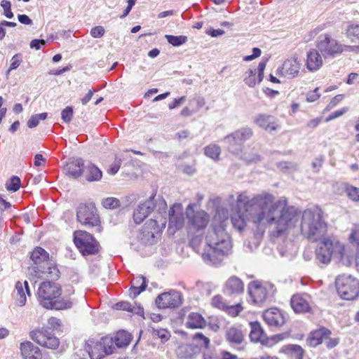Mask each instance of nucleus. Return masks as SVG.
I'll use <instances>...</instances> for the list:
<instances>
[{
  "label": "nucleus",
  "instance_id": "f257e3e1",
  "mask_svg": "<svg viewBox=\"0 0 359 359\" xmlns=\"http://www.w3.org/2000/svg\"><path fill=\"white\" fill-rule=\"evenodd\" d=\"M274 196L262 193L250 198L243 193L238 196L236 202L243 205L245 215L252 222L259 225L266 222L271 229V235L279 237L295 226L299 219L300 212L294 206H287L285 200L273 203Z\"/></svg>",
  "mask_w": 359,
  "mask_h": 359
},
{
  "label": "nucleus",
  "instance_id": "f03ea898",
  "mask_svg": "<svg viewBox=\"0 0 359 359\" xmlns=\"http://www.w3.org/2000/svg\"><path fill=\"white\" fill-rule=\"evenodd\" d=\"M205 243L207 247L202 253V259L208 265H220L224 258L231 253V239L222 222L212 225L206 235Z\"/></svg>",
  "mask_w": 359,
  "mask_h": 359
},
{
  "label": "nucleus",
  "instance_id": "7ed1b4c3",
  "mask_svg": "<svg viewBox=\"0 0 359 359\" xmlns=\"http://www.w3.org/2000/svg\"><path fill=\"white\" fill-rule=\"evenodd\" d=\"M146 222L140 231L133 233L130 237V248L140 251L144 246L152 245L158 242L163 229L165 226L166 219L162 215L155 216Z\"/></svg>",
  "mask_w": 359,
  "mask_h": 359
},
{
  "label": "nucleus",
  "instance_id": "20e7f679",
  "mask_svg": "<svg viewBox=\"0 0 359 359\" xmlns=\"http://www.w3.org/2000/svg\"><path fill=\"white\" fill-rule=\"evenodd\" d=\"M61 286L55 282L44 281L38 288L37 296L39 304L50 310L69 309L73 306L72 299L68 297H61Z\"/></svg>",
  "mask_w": 359,
  "mask_h": 359
},
{
  "label": "nucleus",
  "instance_id": "39448f33",
  "mask_svg": "<svg viewBox=\"0 0 359 359\" xmlns=\"http://www.w3.org/2000/svg\"><path fill=\"white\" fill-rule=\"evenodd\" d=\"M300 217L301 233L308 240L315 242L325 234L327 224L323 219V211L320 208L315 207L306 209L302 213L300 212Z\"/></svg>",
  "mask_w": 359,
  "mask_h": 359
},
{
  "label": "nucleus",
  "instance_id": "423d86ee",
  "mask_svg": "<svg viewBox=\"0 0 359 359\" xmlns=\"http://www.w3.org/2000/svg\"><path fill=\"white\" fill-rule=\"evenodd\" d=\"M194 204L190 203L187 208L186 215L188 223V233L191 237L189 243L193 248H197L203 241L204 230L207 227L210 217L204 210H194Z\"/></svg>",
  "mask_w": 359,
  "mask_h": 359
},
{
  "label": "nucleus",
  "instance_id": "0eeeda50",
  "mask_svg": "<svg viewBox=\"0 0 359 359\" xmlns=\"http://www.w3.org/2000/svg\"><path fill=\"white\" fill-rule=\"evenodd\" d=\"M30 259L36 265L34 271L40 276L46 275L47 278L57 280L60 277V271L53 260L49 259V254L42 248L36 247L31 253Z\"/></svg>",
  "mask_w": 359,
  "mask_h": 359
},
{
  "label": "nucleus",
  "instance_id": "6e6552de",
  "mask_svg": "<svg viewBox=\"0 0 359 359\" xmlns=\"http://www.w3.org/2000/svg\"><path fill=\"white\" fill-rule=\"evenodd\" d=\"M344 246L339 242H334L329 238H323L317 245L316 249V261L318 264L327 265L331 259L337 261L342 259L344 254Z\"/></svg>",
  "mask_w": 359,
  "mask_h": 359
},
{
  "label": "nucleus",
  "instance_id": "1a4fd4ad",
  "mask_svg": "<svg viewBox=\"0 0 359 359\" xmlns=\"http://www.w3.org/2000/svg\"><path fill=\"white\" fill-rule=\"evenodd\" d=\"M48 324L49 327L32 330L29 336L39 345L48 348L55 349L58 347L60 341L55 336L54 330L60 327L61 321L57 318L51 317L48 320Z\"/></svg>",
  "mask_w": 359,
  "mask_h": 359
},
{
  "label": "nucleus",
  "instance_id": "9d476101",
  "mask_svg": "<svg viewBox=\"0 0 359 359\" xmlns=\"http://www.w3.org/2000/svg\"><path fill=\"white\" fill-rule=\"evenodd\" d=\"M112 345V337H102L99 340L90 338L86 341L85 349L91 359H101L114 353Z\"/></svg>",
  "mask_w": 359,
  "mask_h": 359
},
{
  "label": "nucleus",
  "instance_id": "9b49d317",
  "mask_svg": "<svg viewBox=\"0 0 359 359\" xmlns=\"http://www.w3.org/2000/svg\"><path fill=\"white\" fill-rule=\"evenodd\" d=\"M253 135V131L250 128L243 127L226 135L223 142L226 145V150L231 154H241L244 149V143L249 140Z\"/></svg>",
  "mask_w": 359,
  "mask_h": 359
},
{
  "label": "nucleus",
  "instance_id": "f8f14e48",
  "mask_svg": "<svg viewBox=\"0 0 359 359\" xmlns=\"http://www.w3.org/2000/svg\"><path fill=\"white\" fill-rule=\"evenodd\" d=\"M339 295L345 300H353L359 296V280L351 276L342 275L335 280Z\"/></svg>",
  "mask_w": 359,
  "mask_h": 359
},
{
  "label": "nucleus",
  "instance_id": "ddd939ff",
  "mask_svg": "<svg viewBox=\"0 0 359 359\" xmlns=\"http://www.w3.org/2000/svg\"><path fill=\"white\" fill-rule=\"evenodd\" d=\"M248 292L253 304H260L273 295L276 288L271 283L255 280L248 284Z\"/></svg>",
  "mask_w": 359,
  "mask_h": 359
},
{
  "label": "nucleus",
  "instance_id": "4468645a",
  "mask_svg": "<svg viewBox=\"0 0 359 359\" xmlns=\"http://www.w3.org/2000/svg\"><path fill=\"white\" fill-rule=\"evenodd\" d=\"M74 242L83 256L95 255L99 252V243L87 231H76L74 234Z\"/></svg>",
  "mask_w": 359,
  "mask_h": 359
},
{
  "label": "nucleus",
  "instance_id": "2eb2a0df",
  "mask_svg": "<svg viewBox=\"0 0 359 359\" xmlns=\"http://www.w3.org/2000/svg\"><path fill=\"white\" fill-rule=\"evenodd\" d=\"M317 47L322 55L326 56H334L337 54L341 53L344 48L348 50H353L354 46H344L339 43L336 39L332 38L330 35L325 34L320 36L318 42Z\"/></svg>",
  "mask_w": 359,
  "mask_h": 359
},
{
  "label": "nucleus",
  "instance_id": "dca6fc26",
  "mask_svg": "<svg viewBox=\"0 0 359 359\" xmlns=\"http://www.w3.org/2000/svg\"><path fill=\"white\" fill-rule=\"evenodd\" d=\"M76 219L81 224L89 227L98 226L100 223L93 203L80 204L76 210Z\"/></svg>",
  "mask_w": 359,
  "mask_h": 359
},
{
  "label": "nucleus",
  "instance_id": "f3484780",
  "mask_svg": "<svg viewBox=\"0 0 359 359\" xmlns=\"http://www.w3.org/2000/svg\"><path fill=\"white\" fill-rule=\"evenodd\" d=\"M182 295L180 292L171 290L158 295L155 303L159 309H175L182 305Z\"/></svg>",
  "mask_w": 359,
  "mask_h": 359
},
{
  "label": "nucleus",
  "instance_id": "a211bd4d",
  "mask_svg": "<svg viewBox=\"0 0 359 359\" xmlns=\"http://www.w3.org/2000/svg\"><path fill=\"white\" fill-rule=\"evenodd\" d=\"M263 318L269 327L274 328H280L286 321L285 313L277 308L266 310L263 313Z\"/></svg>",
  "mask_w": 359,
  "mask_h": 359
},
{
  "label": "nucleus",
  "instance_id": "6ab92c4d",
  "mask_svg": "<svg viewBox=\"0 0 359 359\" xmlns=\"http://www.w3.org/2000/svg\"><path fill=\"white\" fill-rule=\"evenodd\" d=\"M154 196H150L144 203H140L134 210L133 219L136 224L142 223L154 210Z\"/></svg>",
  "mask_w": 359,
  "mask_h": 359
},
{
  "label": "nucleus",
  "instance_id": "aec40b11",
  "mask_svg": "<svg viewBox=\"0 0 359 359\" xmlns=\"http://www.w3.org/2000/svg\"><path fill=\"white\" fill-rule=\"evenodd\" d=\"M290 305L297 313H309L311 311L310 296L305 293L294 294L290 299Z\"/></svg>",
  "mask_w": 359,
  "mask_h": 359
},
{
  "label": "nucleus",
  "instance_id": "412c9836",
  "mask_svg": "<svg viewBox=\"0 0 359 359\" xmlns=\"http://www.w3.org/2000/svg\"><path fill=\"white\" fill-rule=\"evenodd\" d=\"M250 326L251 330L249 337L252 341L260 342L262 345L267 346H273V343H269V337H267L259 322H251Z\"/></svg>",
  "mask_w": 359,
  "mask_h": 359
},
{
  "label": "nucleus",
  "instance_id": "4be33fe9",
  "mask_svg": "<svg viewBox=\"0 0 359 359\" xmlns=\"http://www.w3.org/2000/svg\"><path fill=\"white\" fill-rule=\"evenodd\" d=\"M301 63L297 57H291L286 60L280 69V74L288 79H293L298 76Z\"/></svg>",
  "mask_w": 359,
  "mask_h": 359
},
{
  "label": "nucleus",
  "instance_id": "5701e85b",
  "mask_svg": "<svg viewBox=\"0 0 359 359\" xmlns=\"http://www.w3.org/2000/svg\"><path fill=\"white\" fill-rule=\"evenodd\" d=\"M168 217L169 227H174L177 230L180 229L184 222L182 205L180 203L174 204L169 210Z\"/></svg>",
  "mask_w": 359,
  "mask_h": 359
},
{
  "label": "nucleus",
  "instance_id": "b1692460",
  "mask_svg": "<svg viewBox=\"0 0 359 359\" xmlns=\"http://www.w3.org/2000/svg\"><path fill=\"white\" fill-rule=\"evenodd\" d=\"M244 291V283L237 276H231L225 283L224 293L229 296L238 295Z\"/></svg>",
  "mask_w": 359,
  "mask_h": 359
},
{
  "label": "nucleus",
  "instance_id": "393cba45",
  "mask_svg": "<svg viewBox=\"0 0 359 359\" xmlns=\"http://www.w3.org/2000/svg\"><path fill=\"white\" fill-rule=\"evenodd\" d=\"M330 335L331 331L325 327H322L309 334L306 343L309 346L315 348L324 342Z\"/></svg>",
  "mask_w": 359,
  "mask_h": 359
},
{
  "label": "nucleus",
  "instance_id": "a878e982",
  "mask_svg": "<svg viewBox=\"0 0 359 359\" xmlns=\"http://www.w3.org/2000/svg\"><path fill=\"white\" fill-rule=\"evenodd\" d=\"M236 203L238 211L231 216V219L233 228L239 232H242L246 226L247 222H252V219L245 215L243 205H239L238 203Z\"/></svg>",
  "mask_w": 359,
  "mask_h": 359
},
{
  "label": "nucleus",
  "instance_id": "bb28decb",
  "mask_svg": "<svg viewBox=\"0 0 359 359\" xmlns=\"http://www.w3.org/2000/svg\"><path fill=\"white\" fill-rule=\"evenodd\" d=\"M83 159L77 158L66 163L63 169L66 175L77 179L83 175Z\"/></svg>",
  "mask_w": 359,
  "mask_h": 359
},
{
  "label": "nucleus",
  "instance_id": "cd10ccee",
  "mask_svg": "<svg viewBox=\"0 0 359 359\" xmlns=\"http://www.w3.org/2000/svg\"><path fill=\"white\" fill-rule=\"evenodd\" d=\"M20 351L24 359L42 358V354L39 348L29 341L20 344Z\"/></svg>",
  "mask_w": 359,
  "mask_h": 359
},
{
  "label": "nucleus",
  "instance_id": "c85d7f7f",
  "mask_svg": "<svg viewBox=\"0 0 359 359\" xmlns=\"http://www.w3.org/2000/svg\"><path fill=\"white\" fill-rule=\"evenodd\" d=\"M200 352L199 346L194 344H182L176 350L177 357L182 359H194Z\"/></svg>",
  "mask_w": 359,
  "mask_h": 359
},
{
  "label": "nucleus",
  "instance_id": "c756f323",
  "mask_svg": "<svg viewBox=\"0 0 359 359\" xmlns=\"http://www.w3.org/2000/svg\"><path fill=\"white\" fill-rule=\"evenodd\" d=\"M255 122L259 127L263 128L269 132L276 130L278 128L276 118L266 114H259L256 117Z\"/></svg>",
  "mask_w": 359,
  "mask_h": 359
},
{
  "label": "nucleus",
  "instance_id": "7c9ffc66",
  "mask_svg": "<svg viewBox=\"0 0 359 359\" xmlns=\"http://www.w3.org/2000/svg\"><path fill=\"white\" fill-rule=\"evenodd\" d=\"M323 65L322 56L318 50L311 49L307 53L306 67L310 71H316Z\"/></svg>",
  "mask_w": 359,
  "mask_h": 359
},
{
  "label": "nucleus",
  "instance_id": "2f4dec72",
  "mask_svg": "<svg viewBox=\"0 0 359 359\" xmlns=\"http://www.w3.org/2000/svg\"><path fill=\"white\" fill-rule=\"evenodd\" d=\"M83 174L85 179L89 182H99L102 177V172L93 163H88L83 168Z\"/></svg>",
  "mask_w": 359,
  "mask_h": 359
},
{
  "label": "nucleus",
  "instance_id": "473e14b6",
  "mask_svg": "<svg viewBox=\"0 0 359 359\" xmlns=\"http://www.w3.org/2000/svg\"><path fill=\"white\" fill-rule=\"evenodd\" d=\"M132 339V335L125 331V330H119L116 332L115 336L112 337L113 345L114 348V352L116 348H124L128 346Z\"/></svg>",
  "mask_w": 359,
  "mask_h": 359
},
{
  "label": "nucleus",
  "instance_id": "72a5a7b5",
  "mask_svg": "<svg viewBox=\"0 0 359 359\" xmlns=\"http://www.w3.org/2000/svg\"><path fill=\"white\" fill-rule=\"evenodd\" d=\"M185 326L190 329H202L206 326V320L201 314L191 312L187 318Z\"/></svg>",
  "mask_w": 359,
  "mask_h": 359
},
{
  "label": "nucleus",
  "instance_id": "f704fd0d",
  "mask_svg": "<svg viewBox=\"0 0 359 359\" xmlns=\"http://www.w3.org/2000/svg\"><path fill=\"white\" fill-rule=\"evenodd\" d=\"M147 287V281L144 276H137L132 280V285L130 288V297L136 298Z\"/></svg>",
  "mask_w": 359,
  "mask_h": 359
},
{
  "label": "nucleus",
  "instance_id": "c9c22d12",
  "mask_svg": "<svg viewBox=\"0 0 359 359\" xmlns=\"http://www.w3.org/2000/svg\"><path fill=\"white\" fill-rule=\"evenodd\" d=\"M15 290L17 291V297H16V303L18 306H22L25 305L27 302V298L25 295V292L28 296H30V290L29 287V284L27 280L24 282L22 284L21 282L18 281L15 284Z\"/></svg>",
  "mask_w": 359,
  "mask_h": 359
},
{
  "label": "nucleus",
  "instance_id": "e433bc0d",
  "mask_svg": "<svg viewBox=\"0 0 359 359\" xmlns=\"http://www.w3.org/2000/svg\"><path fill=\"white\" fill-rule=\"evenodd\" d=\"M234 156L248 164L257 163L262 160L261 156L255 152L254 149H247L244 147L241 154Z\"/></svg>",
  "mask_w": 359,
  "mask_h": 359
},
{
  "label": "nucleus",
  "instance_id": "4c0bfd02",
  "mask_svg": "<svg viewBox=\"0 0 359 359\" xmlns=\"http://www.w3.org/2000/svg\"><path fill=\"white\" fill-rule=\"evenodd\" d=\"M226 338L231 344H241L243 341L244 336L241 329L231 327L226 332Z\"/></svg>",
  "mask_w": 359,
  "mask_h": 359
},
{
  "label": "nucleus",
  "instance_id": "58836bf2",
  "mask_svg": "<svg viewBox=\"0 0 359 359\" xmlns=\"http://www.w3.org/2000/svg\"><path fill=\"white\" fill-rule=\"evenodd\" d=\"M281 351L285 354L294 356L296 359H303L304 351L301 346L297 344H287L281 348Z\"/></svg>",
  "mask_w": 359,
  "mask_h": 359
},
{
  "label": "nucleus",
  "instance_id": "ea45409f",
  "mask_svg": "<svg viewBox=\"0 0 359 359\" xmlns=\"http://www.w3.org/2000/svg\"><path fill=\"white\" fill-rule=\"evenodd\" d=\"M204 154L206 156L217 161L219 160L221 148L217 144H211L204 148Z\"/></svg>",
  "mask_w": 359,
  "mask_h": 359
},
{
  "label": "nucleus",
  "instance_id": "a19ab883",
  "mask_svg": "<svg viewBox=\"0 0 359 359\" xmlns=\"http://www.w3.org/2000/svg\"><path fill=\"white\" fill-rule=\"evenodd\" d=\"M115 309L118 310L130 311L138 315H142L144 313L143 308L138 306L137 308L133 307L131 304L128 302H120L115 304Z\"/></svg>",
  "mask_w": 359,
  "mask_h": 359
},
{
  "label": "nucleus",
  "instance_id": "79ce46f5",
  "mask_svg": "<svg viewBox=\"0 0 359 359\" xmlns=\"http://www.w3.org/2000/svg\"><path fill=\"white\" fill-rule=\"evenodd\" d=\"M165 37L170 44L176 47L182 46V44L185 43L188 40L187 36L184 35L174 36L166 34Z\"/></svg>",
  "mask_w": 359,
  "mask_h": 359
},
{
  "label": "nucleus",
  "instance_id": "37998d69",
  "mask_svg": "<svg viewBox=\"0 0 359 359\" xmlns=\"http://www.w3.org/2000/svg\"><path fill=\"white\" fill-rule=\"evenodd\" d=\"M346 34L352 42L359 41V25H348Z\"/></svg>",
  "mask_w": 359,
  "mask_h": 359
},
{
  "label": "nucleus",
  "instance_id": "c03bdc74",
  "mask_svg": "<svg viewBox=\"0 0 359 359\" xmlns=\"http://www.w3.org/2000/svg\"><path fill=\"white\" fill-rule=\"evenodd\" d=\"M48 114L46 112L32 115L27 121V124L28 128H34L36 127L39 125L40 121L45 120Z\"/></svg>",
  "mask_w": 359,
  "mask_h": 359
},
{
  "label": "nucleus",
  "instance_id": "a18cd8bd",
  "mask_svg": "<svg viewBox=\"0 0 359 359\" xmlns=\"http://www.w3.org/2000/svg\"><path fill=\"white\" fill-rule=\"evenodd\" d=\"M102 205L106 209L114 210L121 206V202L116 198L108 197L102 201Z\"/></svg>",
  "mask_w": 359,
  "mask_h": 359
},
{
  "label": "nucleus",
  "instance_id": "49530a36",
  "mask_svg": "<svg viewBox=\"0 0 359 359\" xmlns=\"http://www.w3.org/2000/svg\"><path fill=\"white\" fill-rule=\"evenodd\" d=\"M151 196H154V210H156L159 215L165 213V210L167 209V203L165 201L161 196L156 198V194L152 195Z\"/></svg>",
  "mask_w": 359,
  "mask_h": 359
},
{
  "label": "nucleus",
  "instance_id": "de8ad7c7",
  "mask_svg": "<svg viewBox=\"0 0 359 359\" xmlns=\"http://www.w3.org/2000/svg\"><path fill=\"white\" fill-rule=\"evenodd\" d=\"M20 179L18 176H12L6 184L7 190L15 192L20 187Z\"/></svg>",
  "mask_w": 359,
  "mask_h": 359
},
{
  "label": "nucleus",
  "instance_id": "09e8293b",
  "mask_svg": "<svg viewBox=\"0 0 359 359\" xmlns=\"http://www.w3.org/2000/svg\"><path fill=\"white\" fill-rule=\"evenodd\" d=\"M193 339L197 342L198 344L196 346H198L200 348L201 347L207 348L210 345V339L201 332L196 333L193 337Z\"/></svg>",
  "mask_w": 359,
  "mask_h": 359
},
{
  "label": "nucleus",
  "instance_id": "8fccbe9b",
  "mask_svg": "<svg viewBox=\"0 0 359 359\" xmlns=\"http://www.w3.org/2000/svg\"><path fill=\"white\" fill-rule=\"evenodd\" d=\"M256 73H257V70L252 69H250L248 72H245L244 82L246 85H248L250 88L255 87L257 83V81L255 79Z\"/></svg>",
  "mask_w": 359,
  "mask_h": 359
},
{
  "label": "nucleus",
  "instance_id": "3c124183",
  "mask_svg": "<svg viewBox=\"0 0 359 359\" xmlns=\"http://www.w3.org/2000/svg\"><path fill=\"white\" fill-rule=\"evenodd\" d=\"M22 53H17L14 55L11 60V64L9 69L8 70V72H10L12 70L16 69L22 63Z\"/></svg>",
  "mask_w": 359,
  "mask_h": 359
},
{
  "label": "nucleus",
  "instance_id": "603ef678",
  "mask_svg": "<svg viewBox=\"0 0 359 359\" xmlns=\"http://www.w3.org/2000/svg\"><path fill=\"white\" fill-rule=\"evenodd\" d=\"M277 167L283 171L297 170L298 165L297 163L290 161H281L277 163Z\"/></svg>",
  "mask_w": 359,
  "mask_h": 359
},
{
  "label": "nucleus",
  "instance_id": "864d4df0",
  "mask_svg": "<svg viewBox=\"0 0 359 359\" xmlns=\"http://www.w3.org/2000/svg\"><path fill=\"white\" fill-rule=\"evenodd\" d=\"M346 193L350 199L354 201H359V188L348 186L346 189Z\"/></svg>",
  "mask_w": 359,
  "mask_h": 359
},
{
  "label": "nucleus",
  "instance_id": "5fc2aeb1",
  "mask_svg": "<svg viewBox=\"0 0 359 359\" xmlns=\"http://www.w3.org/2000/svg\"><path fill=\"white\" fill-rule=\"evenodd\" d=\"M153 334L161 339L162 341H167L170 337V332L165 329H153Z\"/></svg>",
  "mask_w": 359,
  "mask_h": 359
},
{
  "label": "nucleus",
  "instance_id": "6e6d98bb",
  "mask_svg": "<svg viewBox=\"0 0 359 359\" xmlns=\"http://www.w3.org/2000/svg\"><path fill=\"white\" fill-rule=\"evenodd\" d=\"M73 114V107L68 106L62 111L61 117L65 123H69L72 120Z\"/></svg>",
  "mask_w": 359,
  "mask_h": 359
},
{
  "label": "nucleus",
  "instance_id": "4d7b16f0",
  "mask_svg": "<svg viewBox=\"0 0 359 359\" xmlns=\"http://www.w3.org/2000/svg\"><path fill=\"white\" fill-rule=\"evenodd\" d=\"M212 305L214 307L218 308L222 310H225L226 308V304L223 302V298L221 295H215L212 299Z\"/></svg>",
  "mask_w": 359,
  "mask_h": 359
},
{
  "label": "nucleus",
  "instance_id": "13d9d810",
  "mask_svg": "<svg viewBox=\"0 0 359 359\" xmlns=\"http://www.w3.org/2000/svg\"><path fill=\"white\" fill-rule=\"evenodd\" d=\"M1 6L4 11V15L7 18L11 19L13 18V13L11 11V4L9 1L3 0L1 2Z\"/></svg>",
  "mask_w": 359,
  "mask_h": 359
},
{
  "label": "nucleus",
  "instance_id": "bf43d9fd",
  "mask_svg": "<svg viewBox=\"0 0 359 359\" xmlns=\"http://www.w3.org/2000/svg\"><path fill=\"white\" fill-rule=\"evenodd\" d=\"M243 307L240 304L233 306H226L225 311H227L228 313L231 316H237L241 312Z\"/></svg>",
  "mask_w": 359,
  "mask_h": 359
},
{
  "label": "nucleus",
  "instance_id": "052dcab7",
  "mask_svg": "<svg viewBox=\"0 0 359 359\" xmlns=\"http://www.w3.org/2000/svg\"><path fill=\"white\" fill-rule=\"evenodd\" d=\"M122 161L121 158H116L114 162L111 165L108 170V173L115 175L118 172L121 165Z\"/></svg>",
  "mask_w": 359,
  "mask_h": 359
},
{
  "label": "nucleus",
  "instance_id": "680f3d73",
  "mask_svg": "<svg viewBox=\"0 0 359 359\" xmlns=\"http://www.w3.org/2000/svg\"><path fill=\"white\" fill-rule=\"evenodd\" d=\"M105 33V30L102 26H96L91 29L90 35L93 38H100Z\"/></svg>",
  "mask_w": 359,
  "mask_h": 359
},
{
  "label": "nucleus",
  "instance_id": "e2e57ef3",
  "mask_svg": "<svg viewBox=\"0 0 359 359\" xmlns=\"http://www.w3.org/2000/svg\"><path fill=\"white\" fill-rule=\"evenodd\" d=\"M340 339L338 337L331 338L330 336L327 337L326 340L324 341L326 347L328 349H332L336 347L339 344Z\"/></svg>",
  "mask_w": 359,
  "mask_h": 359
},
{
  "label": "nucleus",
  "instance_id": "0e129e2a",
  "mask_svg": "<svg viewBox=\"0 0 359 359\" xmlns=\"http://www.w3.org/2000/svg\"><path fill=\"white\" fill-rule=\"evenodd\" d=\"M265 67L266 61H261L257 67V83H261L262 81Z\"/></svg>",
  "mask_w": 359,
  "mask_h": 359
},
{
  "label": "nucleus",
  "instance_id": "69168bd1",
  "mask_svg": "<svg viewBox=\"0 0 359 359\" xmlns=\"http://www.w3.org/2000/svg\"><path fill=\"white\" fill-rule=\"evenodd\" d=\"M318 91L319 88H316L313 91L309 92L306 95V100L309 102H313L317 100L320 96Z\"/></svg>",
  "mask_w": 359,
  "mask_h": 359
},
{
  "label": "nucleus",
  "instance_id": "338daca9",
  "mask_svg": "<svg viewBox=\"0 0 359 359\" xmlns=\"http://www.w3.org/2000/svg\"><path fill=\"white\" fill-rule=\"evenodd\" d=\"M46 43L43 39H33L29 44V46L32 49L39 50L41 46H45Z\"/></svg>",
  "mask_w": 359,
  "mask_h": 359
},
{
  "label": "nucleus",
  "instance_id": "774afa93",
  "mask_svg": "<svg viewBox=\"0 0 359 359\" xmlns=\"http://www.w3.org/2000/svg\"><path fill=\"white\" fill-rule=\"evenodd\" d=\"M218 359H239L236 355L232 354L226 351H222L219 354Z\"/></svg>",
  "mask_w": 359,
  "mask_h": 359
}]
</instances>
